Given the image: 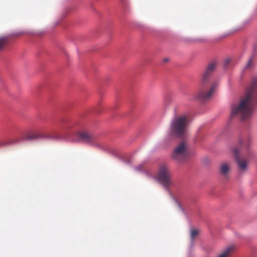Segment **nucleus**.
Returning <instances> with one entry per match:
<instances>
[{"instance_id":"obj_2","label":"nucleus","mask_w":257,"mask_h":257,"mask_svg":"<svg viewBox=\"0 0 257 257\" xmlns=\"http://www.w3.org/2000/svg\"><path fill=\"white\" fill-rule=\"evenodd\" d=\"M216 65L217 63L215 61L211 62L208 65L202 75L199 90L197 93L195 94V99H199L203 100L208 99L217 88V84L216 83H214L210 86H208L206 83L210 76L214 72Z\"/></svg>"},{"instance_id":"obj_8","label":"nucleus","mask_w":257,"mask_h":257,"mask_svg":"<svg viewBox=\"0 0 257 257\" xmlns=\"http://www.w3.org/2000/svg\"><path fill=\"white\" fill-rule=\"evenodd\" d=\"M41 138L53 139L57 140L59 139L58 136H49L47 135H41L38 133L30 132L26 134L24 139L29 141L37 140Z\"/></svg>"},{"instance_id":"obj_11","label":"nucleus","mask_w":257,"mask_h":257,"mask_svg":"<svg viewBox=\"0 0 257 257\" xmlns=\"http://www.w3.org/2000/svg\"><path fill=\"white\" fill-rule=\"evenodd\" d=\"M8 44L7 37L0 38V51L3 50Z\"/></svg>"},{"instance_id":"obj_4","label":"nucleus","mask_w":257,"mask_h":257,"mask_svg":"<svg viewBox=\"0 0 257 257\" xmlns=\"http://www.w3.org/2000/svg\"><path fill=\"white\" fill-rule=\"evenodd\" d=\"M188 148L186 143L183 141L176 147L172 154V158L178 162H182L189 157Z\"/></svg>"},{"instance_id":"obj_3","label":"nucleus","mask_w":257,"mask_h":257,"mask_svg":"<svg viewBox=\"0 0 257 257\" xmlns=\"http://www.w3.org/2000/svg\"><path fill=\"white\" fill-rule=\"evenodd\" d=\"M189 123L187 114H175L172 119L169 127V134L177 137L185 136Z\"/></svg>"},{"instance_id":"obj_12","label":"nucleus","mask_w":257,"mask_h":257,"mask_svg":"<svg viewBox=\"0 0 257 257\" xmlns=\"http://www.w3.org/2000/svg\"><path fill=\"white\" fill-rule=\"evenodd\" d=\"M199 233V230L198 229H193L191 230V237L192 240L197 236Z\"/></svg>"},{"instance_id":"obj_5","label":"nucleus","mask_w":257,"mask_h":257,"mask_svg":"<svg viewBox=\"0 0 257 257\" xmlns=\"http://www.w3.org/2000/svg\"><path fill=\"white\" fill-rule=\"evenodd\" d=\"M158 181L166 188L168 189L172 184L171 173L166 165L161 167L157 176Z\"/></svg>"},{"instance_id":"obj_9","label":"nucleus","mask_w":257,"mask_h":257,"mask_svg":"<svg viewBox=\"0 0 257 257\" xmlns=\"http://www.w3.org/2000/svg\"><path fill=\"white\" fill-rule=\"evenodd\" d=\"M235 249V246L231 244L228 246L218 257H230Z\"/></svg>"},{"instance_id":"obj_7","label":"nucleus","mask_w":257,"mask_h":257,"mask_svg":"<svg viewBox=\"0 0 257 257\" xmlns=\"http://www.w3.org/2000/svg\"><path fill=\"white\" fill-rule=\"evenodd\" d=\"M78 138L80 141L87 144H92L96 140V136L88 131H82L78 133Z\"/></svg>"},{"instance_id":"obj_1","label":"nucleus","mask_w":257,"mask_h":257,"mask_svg":"<svg viewBox=\"0 0 257 257\" xmlns=\"http://www.w3.org/2000/svg\"><path fill=\"white\" fill-rule=\"evenodd\" d=\"M257 102V76L252 77L245 92V95L237 105L232 107L231 115H237L242 120L249 117Z\"/></svg>"},{"instance_id":"obj_10","label":"nucleus","mask_w":257,"mask_h":257,"mask_svg":"<svg viewBox=\"0 0 257 257\" xmlns=\"http://www.w3.org/2000/svg\"><path fill=\"white\" fill-rule=\"evenodd\" d=\"M230 170V167L227 163H223L220 168V173L226 176Z\"/></svg>"},{"instance_id":"obj_13","label":"nucleus","mask_w":257,"mask_h":257,"mask_svg":"<svg viewBox=\"0 0 257 257\" xmlns=\"http://www.w3.org/2000/svg\"><path fill=\"white\" fill-rule=\"evenodd\" d=\"M75 124V122H69L65 125V127L66 130H70L73 127Z\"/></svg>"},{"instance_id":"obj_15","label":"nucleus","mask_w":257,"mask_h":257,"mask_svg":"<svg viewBox=\"0 0 257 257\" xmlns=\"http://www.w3.org/2000/svg\"><path fill=\"white\" fill-rule=\"evenodd\" d=\"M251 59H250V60H249V61H248V63H247V64L246 66H247V67H249V66H250V65H251Z\"/></svg>"},{"instance_id":"obj_14","label":"nucleus","mask_w":257,"mask_h":257,"mask_svg":"<svg viewBox=\"0 0 257 257\" xmlns=\"http://www.w3.org/2000/svg\"><path fill=\"white\" fill-rule=\"evenodd\" d=\"M230 61H231L230 58L226 59L224 61V66L227 67L228 66V65L229 64V63L230 62Z\"/></svg>"},{"instance_id":"obj_6","label":"nucleus","mask_w":257,"mask_h":257,"mask_svg":"<svg viewBox=\"0 0 257 257\" xmlns=\"http://www.w3.org/2000/svg\"><path fill=\"white\" fill-rule=\"evenodd\" d=\"M232 151L239 171L240 172L246 171L247 168V164L249 162L248 159L244 157H240L239 151L237 148L233 149Z\"/></svg>"},{"instance_id":"obj_16","label":"nucleus","mask_w":257,"mask_h":257,"mask_svg":"<svg viewBox=\"0 0 257 257\" xmlns=\"http://www.w3.org/2000/svg\"><path fill=\"white\" fill-rule=\"evenodd\" d=\"M168 61H169V59L168 58H165L163 59V62L165 63L168 62Z\"/></svg>"}]
</instances>
